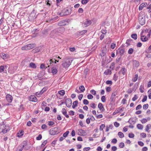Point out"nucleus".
Segmentation results:
<instances>
[{"label": "nucleus", "instance_id": "1", "mask_svg": "<svg viewBox=\"0 0 151 151\" xmlns=\"http://www.w3.org/2000/svg\"><path fill=\"white\" fill-rule=\"evenodd\" d=\"M65 31V28L63 27H60L52 30L50 35L51 36H55L60 34H63Z\"/></svg>", "mask_w": 151, "mask_h": 151}, {"label": "nucleus", "instance_id": "2", "mask_svg": "<svg viewBox=\"0 0 151 151\" xmlns=\"http://www.w3.org/2000/svg\"><path fill=\"white\" fill-rule=\"evenodd\" d=\"M145 14L143 12H141L139 14V22L142 25H144L145 23Z\"/></svg>", "mask_w": 151, "mask_h": 151}, {"label": "nucleus", "instance_id": "3", "mask_svg": "<svg viewBox=\"0 0 151 151\" xmlns=\"http://www.w3.org/2000/svg\"><path fill=\"white\" fill-rule=\"evenodd\" d=\"M72 11L71 9H63L62 11L59 14L60 16L63 17L65 16L68 15L70 14Z\"/></svg>", "mask_w": 151, "mask_h": 151}, {"label": "nucleus", "instance_id": "4", "mask_svg": "<svg viewBox=\"0 0 151 151\" xmlns=\"http://www.w3.org/2000/svg\"><path fill=\"white\" fill-rule=\"evenodd\" d=\"M9 130V129L8 126L3 124H0V133L2 132L4 134H5Z\"/></svg>", "mask_w": 151, "mask_h": 151}, {"label": "nucleus", "instance_id": "5", "mask_svg": "<svg viewBox=\"0 0 151 151\" xmlns=\"http://www.w3.org/2000/svg\"><path fill=\"white\" fill-rule=\"evenodd\" d=\"M36 46V44L32 43L24 45L22 47L21 49L22 50H29L32 49Z\"/></svg>", "mask_w": 151, "mask_h": 151}, {"label": "nucleus", "instance_id": "6", "mask_svg": "<svg viewBox=\"0 0 151 151\" xmlns=\"http://www.w3.org/2000/svg\"><path fill=\"white\" fill-rule=\"evenodd\" d=\"M60 132L58 130V128L57 127H55L51 129L50 131V134L51 135H55L58 134Z\"/></svg>", "mask_w": 151, "mask_h": 151}, {"label": "nucleus", "instance_id": "7", "mask_svg": "<svg viewBox=\"0 0 151 151\" xmlns=\"http://www.w3.org/2000/svg\"><path fill=\"white\" fill-rule=\"evenodd\" d=\"M71 63L70 60L67 59L65 61L63 62L62 65L63 67L66 68L69 67Z\"/></svg>", "mask_w": 151, "mask_h": 151}, {"label": "nucleus", "instance_id": "8", "mask_svg": "<svg viewBox=\"0 0 151 151\" xmlns=\"http://www.w3.org/2000/svg\"><path fill=\"white\" fill-rule=\"evenodd\" d=\"M35 14L33 12H32L29 17V19L30 21H32L34 20L35 18Z\"/></svg>", "mask_w": 151, "mask_h": 151}, {"label": "nucleus", "instance_id": "9", "mask_svg": "<svg viewBox=\"0 0 151 151\" xmlns=\"http://www.w3.org/2000/svg\"><path fill=\"white\" fill-rule=\"evenodd\" d=\"M6 98L7 101L9 103H11L13 100L12 96L9 94H8L6 95Z\"/></svg>", "mask_w": 151, "mask_h": 151}, {"label": "nucleus", "instance_id": "10", "mask_svg": "<svg viewBox=\"0 0 151 151\" xmlns=\"http://www.w3.org/2000/svg\"><path fill=\"white\" fill-rule=\"evenodd\" d=\"M66 104L67 107H70L72 105V101L70 99H67L66 100Z\"/></svg>", "mask_w": 151, "mask_h": 151}, {"label": "nucleus", "instance_id": "11", "mask_svg": "<svg viewBox=\"0 0 151 151\" xmlns=\"http://www.w3.org/2000/svg\"><path fill=\"white\" fill-rule=\"evenodd\" d=\"M91 23V21L90 20L87 19L86 21L83 23V24L84 25V26L86 27L90 25Z\"/></svg>", "mask_w": 151, "mask_h": 151}, {"label": "nucleus", "instance_id": "12", "mask_svg": "<svg viewBox=\"0 0 151 151\" xmlns=\"http://www.w3.org/2000/svg\"><path fill=\"white\" fill-rule=\"evenodd\" d=\"M68 23L66 20H63L60 21L58 23V25L59 26H64L67 24Z\"/></svg>", "mask_w": 151, "mask_h": 151}, {"label": "nucleus", "instance_id": "13", "mask_svg": "<svg viewBox=\"0 0 151 151\" xmlns=\"http://www.w3.org/2000/svg\"><path fill=\"white\" fill-rule=\"evenodd\" d=\"M46 63L48 65L46 67L48 68L50 67V66L52 65L53 64V59H50V60L46 61Z\"/></svg>", "mask_w": 151, "mask_h": 151}, {"label": "nucleus", "instance_id": "14", "mask_svg": "<svg viewBox=\"0 0 151 151\" xmlns=\"http://www.w3.org/2000/svg\"><path fill=\"white\" fill-rule=\"evenodd\" d=\"M125 51L124 49H120L119 48L118 50H116V52L117 53H119L120 55H123L125 52Z\"/></svg>", "mask_w": 151, "mask_h": 151}, {"label": "nucleus", "instance_id": "15", "mask_svg": "<svg viewBox=\"0 0 151 151\" xmlns=\"http://www.w3.org/2000/svg\"><path fill=\"white\" fill-rule=\"evenodd\" d=\"M29 100L30 101L35 102L37 101V99L35 96L31 95L29 97Z\"/></svg>", "mask_w": 151, "mask_h": 151}, {"label": "nucleus", "instance_id": "16", "mask_svg": "<svg viewBox=\"0 0 151 151\" xmlns=\"http://www.w3.org/2000/svg\"><path fill=\"white\" fill-rule=\"evenodd\" d=\"M116 94L117 93L116 92H114L112 93L110 98V99L111 101H114L115 97Z\"/></svg>", "mask_w": 151, "mask_h": 151}, {"label": "nucleus", "instance_id": "17", "mask_svg": "<svg viewBox=\"0 0 151 151\" xmlns=\"http://www.w3.org/2000/svg\"><path fill=\"white\" fill-rule=\"evenodd\" d=\"M78 131L80 132V134H79V135L83 136L85 135L86 132L84 130L81 129H80L78 130Z\"/></svg>", "mask_w": 151, "mask_h": 151}, {"label": "nucleus", "instance_id": "18", "mask_svg": "<svg viewBox=\"0 0 151 151\" xmlns=\"http://www.w3.org/2000/svg\"><path fill=\"white\" fill-rule=\"evenodd\" d=\"M126 71V69L124 68H122L121 69V70L119 71V74L120 75H121L122 74L123 75H124Z\"/></svg>", "mask_w": 151, "mask_h": 151}, {"label": "nucleus", "instance_id": "19", "mask_svg": "<svg viewBox=\"0 0 151 151\" xmlns=\"http://www.w3.org/2000/svg\"><path fill=\"white\" fill-rule=\"evenodd\" d=\"M133 65L136 67H137L139 65V62L136 60L133 61Z\"/></svg>", "mask_w": 151, "mask_h": 151}, {"label": "nucleus", "instance_id": "20", "mask_svg": "<svg viewBox=\"0 0 151 151\" xmlns=\"http://www.w3.org/2000/svg\"><path fill=\"white\" fill-rule=\"evenodd\" d=\"M146 5V3H142L139 6V10H142L143 8L145 7Z\"/></svg>", "mask_w": 151, "mask_h": 151}, {"label": "nucleus", "instance_id": "21", "mask_svg": "<svg viewBox=\"0 0 151 151\" xmlns=\"http://www.w3.org/2000/svg\"><path fill=\"white\" fill-rule=\"evenodd\" d=\"M29 67L35 69L36 68V66L35 64L31 62L29 64Z\"/></svg>", "mask_w": 151, "mask_h": 151}, {"label": "nucleus", "instance_id": "22", "mask_svg": "<svg viewBox=\"0 0 151 151\" xmlns=\"http://www.w3.org/2000/svg\"><path fill=\"white\" fill-rule=\"evenodd\" d=\"M111 72L110 69H109L104 71V74L106 75H110L111 74Z\"/></svg>", "mask_w": 151, "mask_h": 151}, {"label": "nucleus", "instance_id": "23", "mask_svg": "<svg viewBox=\"0 0 151 151\" xmlns=\"http://www.w3.org/2000/svg\"><path fill=\"white\" fill-rule=\"evenodd\" d=\"M0 56L4 60H5L7 58V55L6 54L4 53L1 54L0 55Z\"/></svg>", "mask_w": 151, "mask_h": 151}, {"label": "nucleus", "instance_id": "24", "mask_svg": "<svg viewBox=\"0 0 151 151\" xmlns=\"http://www.w3.org/2000/svg\"><path fill=\"white\" fill-rule=\"evenodd\" d=\"M58 72V70L53 68H52V73L54 75L57 73Z\"/></svg>", "mask_w": 151, "mask_h": 151}, {"label": "nucleus", "instance_id": "25", "mask_svg": "<svg viewBox=\"0 0 151 151\" xmlns=\"http://www.w3.org/2000/svg\"><path fill=\"white\" fill-rule=\"evenodd\" d=\"M137 127L139 129H142L143 128V125L141 124H138L137 125Z\"/></svg>", "mask_w": 151, "mask_h": 151}, {"label": "nucleus", "instance_id": "26", "mask_svg": "<svg viewBox=\"0 0 151 151\" xmlns=\"http://www.w3.org/2000/svg\"><path fill=\"white\" fill-rule=\"evenodd\" d=\"M141 40L143 42L146 41L147 40V37H144V36H141Z\"/></svg>", "mask_w": 151, "mask_h": 151}, {"label": "nucleus", "instance_id": "27", "mask_svg": "<svg viewBox=\"0 0 151 151\" xmlns=\"http://www.w3.org/2000/svg\"><path fill=\"white\" fill-rule=\"evenodd\" d=\"M58 93L59 94L62 96H63L65 94V91L63 90L59 91Z\"/></svg>", "mask_w": 151, "mask_h": 151}, {"label": "nucleus", "instance_id": "28", "mask_svg": "<svg viewBox=\"0 0 151 151\" xmlns=\"http://www.w3.org/2000/svg\"><path fill=\"white\" fill-rule=\"evenodd\" d=\"M138 76L137 74H136L134 77L132 79V81L134 82H135L138 79Z\"/></svg>", "mask_w": 151, "mask_h": 151}, {"label": "nucleus", "instance_id": "29", "mask_svg": "<svg viewBox=\"0 0 151 151\" xmlns=\"http://www.w3.org/2000/svg\"><path fill=\"white\" fill-rule=\"evenodd\" d=\"M131 37L134 40L137 39V35L136 34H133L131 36Z\"/></svg>", "mask_w": 151, "mask_h": 151}, {"label": "nucleus", "instance_id": "30", "mask_svg": "<svg viewBox=\"0 0 151 151\" xmlns=\"http://www.w3.org/2000/svg\"><path fill=\"white\" fill-rule=\"evenodd\" d=\"M79 89L81 92H83L85 90V88L83 86H81L79 87Z\"/></svg>", "mask_w": 151, "mask_h": 151}, {"label": "nucleus", "instance_id": "31", "mask_svg": "<svg viewBox=\"0 0 151 151\" xmlns=\"http://www.w3.org/2000/svg\"><path fill=\"white\" fill-rule=\"evenodd\" d=\"M106 91L107 92H109L111 91V87L109 86L106 87Z\"/></svg>", "mask_w": 151, "mask_h": 151}, {"label": "nucleus", "instance_id": "32", "mask_svg": "<svg viewBox=\"0 0 151 151\" xmlns=\"http://www.w3.org/2000/svg\"><path fill=\"white\" fill-rule=\"evenodd\" d=\"M98 107L100 110H101L103 108V105L101 103H99L98 105Z\"/></svg>", "mask_w": 151, "mask_h": 151}, {"label": "nucleus", "instance_id": "33", "mask_svg": "<svg viewBox=\"0 0 151 151\" xmlns=\"http://www.w3.org/2000/svg\"><path fill=\"white\" fill-rule=\"evenodd\" d=\"M118 134L119 137L121 138H123L124 136V134L121 132H119Z\"/></svg>", "mask_w": 151, "mask_h": 151}, {"label": "nucleus", "instance_id": "34", "mask_svg": "<svg viewBox=\"0 0 151 151\" xmlns=\"http://www.w3.org/2000/svg\"><path fill=\"white\" fill-rule=\"evenodd\" d=\"M87 32V30H83L80 31L79 32V33H80V34H81V35H83L85 34Z\"/></svg>", "mask_w": 151, "mask_h": 151}, {"label": "nucleus", "instance_id": "35", "mask_svg": "<svg viewBox=\"0 0 151 151\" xmlns=\"http://www.w3.org/2000/svg\"><path fill=\"white\" fill-rule=\"evenodd\" d=\"M115 67V63H112L111 64V65L110 66V68L112 70H114Z\"/></svg>", "mask_w": 151, "mask_h": 151}, {"label": "nucleus", "instance_id": "36", "mask_svg": "<svg viewBox=\"0 0 151 151\" xmlns=\"http://www.w3.org/2000/svg\"><path fill=\"white\" fill-rule=\"evenodd\" d=\"M48 125L49 126H52L54 125L55 124V122L52 121H49L48 122Z\"/></svg>", "mask_w": 151, "mask_h": 151}, {"label": "nucleus", "instance_id": "37", "mask_svg": "<svg viewBox=\"0 0 151 151\" xmlns=\"http://www.w3.org/2000/svg\"><path fill=\"white\" fill-rule=\"evenodd\" d=\"M69 133V131H67L65 133H64L63 134V136L64 137H66L68 135Z\"/></svg>", "mask_w": 151, "mask_h": 151}, {"label": "nucleus", "instance_id": "38", "mask_svg": "<svg viewBox=\"0 0 151 151\" xmlns=\"http://www.w3.org/2000/svg\"><path fill=\"white\" fill-rule=\"evenodd\" d=\"M106 83L107 85H111L112 84V82L111 81H106Z\"/></svg>", "mask_w": 151, "mask_h": 151}, {"label": "nucleus", "instance_id": "39", "mask_svg": "<svg viewBox=\"0 0 151 151\" xmlns=\"http://www.w3.org/2000/svg\"><path fill=\"white\" fill-rule=\"evenodd\" d=\"M133 51L134 50L133 48H130L128 51V53L129 54H132L133 53Z\"/></svg>", "mask_w": 151, "mask_h": 151}, {"label": "nucleus", "instance_id": "40", "mask_svg": "<svg viewBox=\"0 0 151 151\" xmlns=\"http://www.w3.org/2000/svg\"><path fill=\"white\" fill-rule=\"evenodd\" d=\"M83 103L84 104L88 105V104L89 102L86 99H84L83 100Z\"/></svg>", "mask_w": 151, "mask_h": 151}, {"label": "nucleus", "instance_id": "41", "mask_svg": "<svg viewBox=\"0 0 151 151\" xmlns=\"http://www.w3.org/2000/svg\"><path fill=\"white\" fill-rule=\"evenodd\" d=\"M42 138V135L41 134L39 135L38 136L36 137V139L37 140H41Z\"/></svg>", "mask_w": 151, "mask_h": 151}, {"label": "nucleus", "instance_id": "42", "mask_svg": "<svg viewBox=\"0 0 151 151\" xmlns=\"http://www.w3.org/2000/svg\"><path fill=\"white\" fill-rule=\"evenodd\" d=\"M124 144L123 142H121L119 145V147L121 148H122L124 147Z\"/></svg>", "mask_w": 151, "mask_h": 151}, {"label": "nucleus", "instance_id": "43", "mask_svg": "<svg viewBox=\"0 0 151 151\" xmlns=\"http://www.w3.org/2000/svg\"><path fill=\"white\" fill-rule=\"evenodd\" d=\"M148 107V104H146L144 105L143 108L144 109H147Z\"/></svg>", "mask_w": 151, "mask_h": 151}, {"label": "nucleus", "instance_id": "44", "mask_svg": "<svg viewBox=\"0 0 151 151\" xmlns=\"http://www.w3.org/2000/svg\"><path fill=\"white\" fill-rule=\"evenodd\" d=\"M108 58H109V59H107L106 58V60H105V61L106 62V63H109L111 61V57L109 56L108 57Z\"/></svg>", "mask_w": 151, "mask_h": 151}, {"label": "nucleus", "instance_id": "45", "mask_svg": "<svg viewBox=\"0 0 151 151\" xmlns=\"http://www.w3.org/2000/svg\"><path fill=\"white\" fill-rule=\"evenodd\" d=\"M4 69V67L3 66L1 65L0 66V72L1 73L3 71Z\"/></svg>", "mask_w": 151, "mask_h": 151}, {"label": "nucleus", "instance_id": "46", "mask_svg": "<svg viewBox=\"0 0 151 151\" xmlns=\"http://www.w3.org/2000/svg\"><path fill=\"white\" fill-rule=\"evenodd\" d=\"M141 122L142 123L144 124L147 122V120L146 119L144 118L141 120Z\"/></svg>", "mask_w": 151, "mask_h": 151}, {"label": "nucleus", "instance_id": "47", "mask_svg": "<svg viewBox=\"0 0 151 151\" xmlns=\"http://www.w3.org/2000/svg\"><path fill=\"white\" fill-rule=\"evenodd\" d=\"M88 0H82L81 3L83 4H84L88 3Z\"/></svg>", "mask_w": 151, "mask_h": 151}, {"label": "nucleus", "instance_id": "48", "mask_svg": "<svg viewBox=\"0 0 151 151\" xmlns=\"http://www.w3.org/2000/svg\"><path fill=\"white\" fill-rule=\"evenodd\" d=\"M47 126L45 124L42 125L41 126V128L42 129H47Z\"/></svg>", "mask_w": 151, "mask_h": 151}, {"label": "nucleus", "instance_id": "49", "mask_svg": "<svg viewBox=\"0 0 151 151\" xmlns=\"http://www.w3.org/2000/svg\"><path fill=\"white\" fill-rule=\"evenodd\" d=\"M90 92L93 95H95L96 93V91L94 90H91L90 91Z\"/></svg>", "mask_w": 151, "mask_h": 151}, {"label": "nucleus", "instance_id": "50", "mask_svg": "<svg viewBox=\"0 0 151 151\" xmlns=\"http://www.w3.org/2000/svg\"><path fill=\"white\" fill-rule=\"evenodd\" d=\"M114 126L116 127H118L119 126V124L117 122H115L114 124Z\"/></svg>", "mask_w": 151, "mask_h": 151}, {"label": "nucleus", "instance_id": "51", "mask_svg": "<svg viewBox=\"0 0 151 151\" xmlns=\"http://www.w3.org/2000/svg\"><path fill=\"white\" fill-rule=\"evenodd\" d=\"M95 105V104L94 103H92L91 104H90V105L91 107L94 109L96 108V106Z\"/></svg>", "mask_w": 151, "mask_h": 151}, {"label": "nucleus", "instance_id": "52", "mask_svg": "<svg viewBox=\"0 0 151 151\" xmlns=\"http://www.w3.org/2000/svg\"><path fill=\"white\" fill-rule=\"evenodd\" d=\"M87 98L88 99H92L93 98V96L91 94H88L87 96Z\"/></svg>", "mask_w": 151, "mask_h": 151}, {"label": "nucleus", "instance_id": "53", "mask_svg": "<svg viewBox=\"0 0 151 151\" xmlns=\"http://www.w3.org/2000/svg\"><path fill=\"white\" fill-rule=\"evenodd\" d=\"M137 96L136 95H135L134 97L132 99V100L133 101H134L137 99Z\"/></svg>", "mask_w": 151, "mask_h": 151}, {"label": "nucleus", "instance_id": "54", "mask_svg": "<svg viewBox=\"0 0 151 151\" xmlns=\"http://www.w3.org/2000/svg\"><path fill=\"white\" fill-rule=\"evenodd\" d=\"M138 143L141 146H143L144 145V143L141 141L138 142Z\"/></svg>", "mask_w": 151, "mask_h": 151}, {"label": "nucleus", "instance_id": "55", "mask_svg": "<svg viewBox=\"0 0 151 151\" xmlns=\"http://www.w3.org/2000/svg\"><path fill=\"white\" fill-rule=\"evenodd\" d=\"M147 96H146V95L145 96H144V97L143 98V99H142V102H145V101H146L147 100Z\"/></svg>", "mask_w": 151, "mask_h": 151}, {"label": "nucleus", "instance_id": "56", "mask_svg": "<svg viewBox=\"0 0 151 151\" xmlns=\"http://www.w3.org/2000/svg\"><path fill=\"white\" fill-rule=\"evenodd\" d=\"M116 44L114 43H112L111 46V47L112 49H114L116 47Z\"/></svg>", "mask_w": 151, "mask_h": 151}, {"label": "nucleus", "instance_id": "57", "mask_svg": "<svg viewBox=\"0 0 151 151\" xmlns=\"http://www.w3.org/2000/svg\"><path fill=\"white\" fill-rule=\"evenodd\" d=\"M117 149V147L114 146L111 147V150L112 151H116Z\"/></svg>", "mask_w": 151, "mask_h": 151}, {"label": "nucleus", "instance_id": "58", "mask_svg": "<svg viewBox=\"0 0 151 151\" xmlns=\"http://www.w3.org/2000/svg\"><path fill=\"white\" fill-rule=\"evenodd\" d=\"M62 113L63 114H66V113H67L66 110L65 108L62 109Z\"/></svg>", "mask_w": 151, "mask_h": 151}, {"label": "nucleus", "instance_id": "59", "mask_svg": "<svg viewBox=\"0 0 151 151\" xmlns=\"http://www.w3.org/2000/svg\"><path fill=\"white\" fill-rule=\"evenodd\" d=\"M104 129V124H102L99 128L100 130L102 131Z\"/></svg>", "mask_w": 151, "mask_h": 151}, {"label": "nucleus", "instance_id": "60", "mask_svg": "<svg viewBox=\"0 0 151 151\" xmlns=\"http://www.w3.org/2000/svg\"><path fill=\"white\" fill-rule=\"evenodd\" d=\"M117 142V139H115V138H114V139H113L112 140H111V142L112 143H114V144H115Z\"/></svg>", "mask_w": 151, "mask_h": 151}, {"label": "nucleus", "instance_id": "61", "mask_svg": "<svg viewBox=\"0 0 151 151\" xmlns=\"http://www.w3.org/2000/svg\"><path fill=\"white\" fill-rule=\"evenodd\" d=\"M83 95L82 94H81L79 95V96H78V99L81 101L82 98H83Z\"/></svg>", "mask_w": 151, "mask_h": 151}, {"label": "nucleus", "instance_id": "62", "mask_svg": "<svg viewBox=\"0 0 151 151\" xmlns=\"http://www.w3.org/2000/svg\"><path fill=\"white\" fill-rule=\"evenodd\" d=\"M129 137L130 138H133L134 137V134L132 133H129Z\"/></svg>", "mask_w": 151, "mask_h": 151}, {"label": "nucleus", "instance_id": "63", "mask_svg": "<svg viewBox=\"0 0 151 151\" xmlns=\"http://www.w3.org/2000/svg\"><path fill=\"white\" fill-rule=\"evenodd\" d=\"M90 149L91 148L90 147H85L83 148V150L84 151H87L90 150Z\"/></svg>", "mask_w": 151, "mask_h": 151}, {"label": "nucleus", "instance_id": "64", "mask_svg": "<svg viewBox=\"0 0 151 151\" xmlns=\"http://www.w3.org/2000/svg\"><path fill=\"white\" fill-rule=\"evenodd\" d=\"M148 150V148L146 147H144L142 149V151H147Z\"/></svg>", "mask_w": 151, "mask_h": 151}]
</instances>
